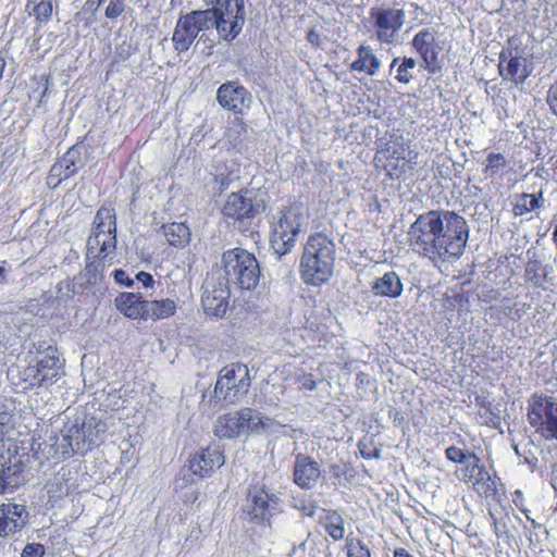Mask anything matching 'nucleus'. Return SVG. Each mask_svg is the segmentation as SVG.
I'll list each match as a JSON object with an SVG mask.
<instances>
[{"label":"nucleus","mask_w":557,"mask_h":557,"mask_svg":"<svg viewBox=\"0 0 557 557\" xmlns=\"http://www.w3.org/2000/svg\"><path fill=\"white\" fill-rule=\"evenodd\" d=\"M410 249L433 264L459 259L469 239L463 216L449 210H429L420 214L407 232Z\"/></svg>","instance_id":"1"},{"label":"nucleus","mask_w":557,"mask_h":557,"mask_svg":"<svg viewBox=\"0 0 557 557\" xmlns=\"http://www.w3.org/2000/svg\"><path fill=\"white\" fill-rule=\"evenodd\" d=\"M210 4L206 10L180 14L172 36L177 52L187 51L200 32L212 27L225 41L240 34L246 20L244 0H211Z\"/></svg>","instance_id":"2"},{"label":"nucleus","mask_w":557,"mask_h":557,"mask_svg":"<svg viewBox=\"0 0 557 557\" xmlns=\"http://www.w3.org/2000/svg\"><path fill=\"white\" fill-rule=\"evenodd\" d=\"M335 253V244L326 235L309 236L299 267L302 281L312 286L327 282L333 275Z\"/></svg>","instance_id":"3"},{"label":"nucleus","mask_w":557,"mask_h":557,"mask_svg":"<svg viewBox=\"0 0 557 557\" xmlns=\"http://www.w3.org/2000/svg\"><path fill=\"white\" fill-rule=\"evenodd\" d=\"M116 249V214L113 208L100 207L87 240V258L111 263Z\"/></svg>","instance_id":"4"},{"label":"nucleus","mask_w":557,"mask_h":557,"mask_svg":"<svg viewBox=\"0 0 557 557\" xmlns=\"http://www.w3.org/2000/svg\"><path fill=\"white\" fill-rule=\"evenodd\" d=\"M222 265L227 284H233L239 289L250 290L259 282L260 268L256 257L242 248L225 251L222 256Z\"/></svg>","instance_id":"5"},{"label":"nucleus","mask_w":557,"mask_h":557,"mask_svg":"<svg viewBox=\"0 0 557 557\" xmlns=\"http://www.w3.org/2000/svg\"><path fill=\"white\" fill-rule=\"evenodd\" d=\"M445 456L449 461L463 466L457 473L465 483L481 487H496L497 478L492 476L481 463L480 458L467 448L462 438L458 440L457 445L448 446L445 449Z\"/></svg>","instance_id":"6"},{"label":"nucleus","mask_w":557,"mask_h":557,"mask_svg":"<svg viewBox=\"0 0 557 557\" xmlns=\"http://www.w3.org/2000/svg\"><path fill=\"white\" fill-rule=\"evenodd\" d=\"M527 417L534 432L545 441H557V397L533 394L528 399Z\"/></svg>","instance_id":"7"},{"label":"nucleus","mask_w":557,"mask_h":557,"mask_svg":"<svg viewBox=\"0 0 557 557\" xmlns=\"http://www.w3.org/2000/svg\"><path fill=\"white\" fill-rule=\"evenodd\" d=\"M306 225V216L301 205L284 207L280 211L277 222L273 226L271 245L276 253L285 255L295 246L296 237Z\"/></svg>","instance_id":"8"},{"label":"nucleus","mask_w":557,"mask_h":557,"mask_svg":"<svg viewBox=\"0 0 557 557\" xmlns=\"http://www.w3.org/2000/svg\"><path fill=\"white\" fill-rule=\"evenodd\" d=\"M250 375L247 366L231 363L224 367L218 376L214 398L225 404H235L249 391Z\"/></svg>","instance_id":"9"},{"label":"nucleus","mask_w":557,"mask_h":557,"mask_svg":"<svg viewBox=\"0 0 557 557\" xmlns=\"http://www.w3.org/2000/svg\"><path fill=\"white\" fill-rule=\"evenodd\" d=\"M368 21L380 44L393 45L406 22V12L403 9L374 5L369 9Z\"/></svg>","instance_id":"10"},{"label":"nucleus","mask_w":557,"mask_h":557,"mask_svg":"<svg viewBox=\"0 0 557 557\" xmlns=\"http://www.w3.org/2000/svg\"><path fill=\"white\" fill-rule=\"evenodd\" d=\"M265 209L263 193L255 189H244L232 193L225 199L221 212L224 218L234 221L253 219Z\"/></svg>","instance_id":"11"},{"label":"nucleus","mask_w":557,"mask_h":557,"mask_svg":"<svg viewBox=\"0 0 557 557\" xmlns=\"http://www.w3.org/2000/svg\"><path fill=\"white\" fill-rule=\"evenodd\" d=\"M231 296L230 284L222 275L215 277L213 274L203 285L201 304L208 315L222 318L228 308Z\"/></svg>","instance_id":"12"},{"label":"nucleus","mask_w":557,"mask_h":557,"mask_svg":"<svg viewBox=\"0 0 557 557\" xmlns=\"http://www.w3.org/2000/svg\"><path fill=\"white\" fill-rule=\"evenodd\" d=\"M531 67L522 51L511 47L503 48L499 53V73L504 79L516 85L522 84L531 74Z\"/></svg>","instance_id":"13"},{"label":"nucleus","mask_w":557,"mask_h":557,"mask_svg":"<svg viewBox=\"0 0 557 557\" xmlns=\"http://www.w3.org/2000/svg\"><path fill=\"white\" fill-rule=\"evenodd\" d=\"M216 100L223 109L243 114L250 107L251 95L243 85L226 82L218 88Z\"/></svg>","instance_id":"14"},{"label":"nucleus","mask_w":557,"mask_h":557,"mask_svg":"<svg viewBox=\"0 0 557 557\" xmlns=\"http://www.w3.org/2000/svg\"><path fill=\"white\" fill-rule=\"evenodd\" d=\"M25 505L8 503L0 505V537H9L21 532L28 523Z\"/></svg>","instance_id":"15"},{"label":"nucleus","mask_w":557,"mask_h":557,"mask_svg":"<svg viewBox=\"0 0 557 557\" xmlns=\"http://www.w3.org/2000/svg\"><path fill=\"white\" fill-rule=\"evenodd\" d=\"M413 49L421 55L423 60L422 66L431 74L437 73L440 47L435 44V39L430 29L425 28L417 33L412 39Z\"/></svg>","instance_id":"16"},{"label":"nucleus","mask_w":557,"mask_h":557,"mask_svg":"<svg viewBox=\"0 0 557 557\" xmlns=\"http://www.w3.org/2000/svg\"><path fill=\"white\" fill-rule=\"evenodd\" d=\"M224 461V455L218 447H207L189 460V471L199 478H207Z\"/></svg>","instance_id":"17"},{"label":"nucleus","mask_w":557,"mask_h":557,"mask_svg":"<svg viewBox=\"0 0 557 557\" xmlns=\"http://www.w3.org/2000/svg\"><path fill=\"white\" fill-rule=\"evenodd\" d=\"M62 362L54 354L42 356L36 367H28L25 371L28 377L35 381L33 384L45 385L53 382L61 372Z\"/></svg>","instance_id":"18"},{"label":"nucleus","mask_w":557,"mask_h":557,"mask_svg":"<svg viewBox=\"0 0 557 557\" xmlns=\"http://www.w3.org/2000/svg\"><path fill=\"white\" fill-rule=\"evenodd\" d=\"M38 450L44 455L46 460L54 462L70 458L75 454L63 430L60 435L50 436L44 443L38 444Z\"/></svg>","instance_id":"19"},{"label":"nucleus","mask_w":557,"mask_h":557,"mask_svg":"<svg viewBox=\"0 0 557 557\" xmlns=\"http://www.w3.org/2000/svg\"><path fill=\"white\" fill-rule=\"evenodd\" d=\"M321 476L320 465L309 456L299 454L294 465V481L299 487L315 485Z\"/></svg>","instance_id":"20"},{"label":"nucleus","mask_w":557,"mask_h":557,"mask_svg":"<svg viewBox=\"0 0 557 557\" xmlns=\"http://www.w3.org/2000/svg\"><path fill=\"white\" fill-rule=\"evenodd\" d=\"M248 411L246 412L247 416ZM245 412L240 410L219 417L213 426L214 435L220 438L232 440L243 434Z\"/></svg>","instance_id":"21"},{"label":"nucleus","mask_w":557,"mask_h":557,"mask_svg":"<svg viewBox=\"0 0 557 557\" xmlns=\"http://www.w3.org/2000/svg\"><path fill=\"white\" fill-rule=\"evenodd\" d=\"M277 498L269 495L268 490H255L248 500L247 513L251 520L262 522L271 517V506Z\"/></svg>","instance_id":"22"},{"label":"nucleus","mask_w":557,"mask_h":557,"mask_svg":"<svg viewBox=\"0 0 557 557\" xmlns=\"http://www.w3.org/2000/svg\"><path fill=\"white\" fill-rule=\"evenodd\" d=\"M145 304L138 293H121L115 299L114 305L116 309L128 319L145 320Z\"/></svg>","instance_id":"23"},{"label":"nucleus","mask_w":557,"mask_h":557,"mask_svg":"<svg viewBox=\"0 0 557 557\" xmlns=\"http://www.w3.org/2000/svg\"><path fill=\"white\" fill-rule=\"evenodd\" d=\"M318 524L334 541H342L345 537V521L336 510L322 508Z\"/></svg>","instance_id":"24"},{"label":"nucleus","mask_w":557,"mask_h":557,"mask_svg":"<svg viewBox=\"0 0 557 557\" xmlns=\"http://www.w3.org/2000/svg\"><path fill=\"white\" fill-rule=\"evenodd\" d=\"M371 290L375 296L397 298L403 293V283L396 272L389 271L372 283Z\"/></svg>","instance_id":"25"},{"label":"nucleus","mask_w":557,"mask_h":557,"mask_svg":"<svg viewBox=\"0 0 557 557\" xmlns=\"http://www.w3.org/2000/svg\"><path fill=\"white\" fill-rule=\"evenodd\" d=\"M357 59L350 64V70L366 72L370 76L376 75L381 67V61L368 45H360L357 48Z\"/></svg>","instance_id":"26"},{"label":"nucleus","mask_w":557,"mask_h":557,"mask_svg":"<svg viewBox=\"0 0 557 557\" xmlns=\"http://www.w3.org/2000/svg\"><path fill=\"white\" fill-rule=\"evenodd\" d=\"M177 306L173 299L147 300L145 304V321L168 319L176 312Z\"/></svg>","instance_id":"27"},{"label":"nucleus","mask_w":557,"mask_h":557,"mask_svg":"<svg viewBox=\"0 0 557 557\" xmlns=\"http://www.w3.org/2000/svg\"><path fill=\"white\" fill-rule=\"evenodd\" d=\"M79 156L74 149H70L61 160L51 166L49 178H58V183L67 180L77 171Z\"/></svg>","instance_id":"28"},{"label":"nucleus","mask_w":557,"mask_h":557,"mask_svg":"<svg viewBox=\"0 0 557 557\" xmlns=\"http://www.w3.org/2000/svg\"><path fill=\"white\" fill-rule=\"evenodd\" d=\"M166 242L174 247H184L189 243L190 232L184 223H169L162 226Z\"/></svg>","instance_id":"29"},{"label":"nucleus","mask_w":557,"mask_h":557,"mask_svg":"<svg viewBox=\"0 0 557 557\" xmlns=\"http://www.w3.org/2000/svg\"><path fill=\"white\" fill-rule=\"evenodd\" d=\"M543 203L544 198L542 193H540L537 196L523 193L517 196L516 202L513 205V213L515 215H523L543 207Z\"/></svg>","instance_id":"30"},{"label":"nucleus","mask_w":557,"mask_h":557,"mask_svg":"<svg viewBox=\"0 0 557 557\" xmlns=\"http://www.w3.org/2000/svg\"><path fill=\"white\" fill-rule=\"evenodd\" d=\"M63 431L70 440L75 454H85L89 450L87 438L84 436L85 433H83V423L79 425L77 422H75L69 426H65Z\"/></svg>","instance_id":"31"},{"label":"nucleus","mask_w":557,"mask_h":557,"mask_svg":"<svg viewBox=\"0 0 557 557\" xmlns=\"http://www.w3.org/2000/svg\"><path fill=\"white\" fill-rule=\"evenodd\" d=\"M488 517L491 520V525L494 531L495 536L498 541L503 543L509 544L512 540V534L509 529V518L506 515L505 517H497V513L494 512L493 509H488Z\"/></svg>","instance_id":"32"},{"label":"nucleus","mask_w":557,"mask_h":557,"mask_svg":"<svg viewBox=\"0 0 557 557\" xmlns=\"http://www.w3.org/2000/svg\"><path fill=\"white\" fill-rule=\"evenodd\" d=\"M106 430V423L97 420L96 418H90L86 422H83V433H85L84 436L87 438L89 450L92 446L102 442V434Z\"/></svg>","instance_id":"33"},{"label":"nucleus","mask_w":557,"mask_h":557,"mask_svg":"<svg viewBox=\"0 0 557 557\" xmlns=\"http://www.w3.org/2000/svg\"><path fill=\"white\" fill-rule=\"evenodd\" d=\"M247 416H243L245 420L243 421L244 429L243 434H262V424L265 416H262L260 412L252 408H243L240 412H247Z\"/></svg>","instance_id":"34"},{"label":"nucleus","mask_w":557,"mask_h":557,"mask_svg":"<svg viewBox=\"0 0 557 557\" xmlns=\"http://www.w3.org/2000/svg\"><path fill=\"white\" fill-rule=\"evenodd\" d=\"M386 152L397 154V159L405 160L410 168L418 164V152L409 149V146L405 147V143L398 144V141H394L389 144L386 148Z\"/></svg>","instance_id":"35"},{"label":"nucleus","mask_w":557,"mask_h":557,"mask_svg":"<svg viewBox=\"0 0 557 557\" xmlns=\"http://www.w3.org/2000/svg\"><path fill=\"white\" fill-rule=\"evenodd\" d=\"M345 549L347 557H371L370 548L358 537H346Z\"/></svg>","instance_id":"36"},{"label":"nucleus","mask_w":557,"mask_h":557,"mask_svg":"<svg viewBox=\"0 0 557 557\" xmlns=\"http://www.w3.org/2000/svg\"><path fill=\"white\" fill-rule=\"evenodd\" d=\"M534 449H536V448H535L534 444L530 441L524 443L523 445L522 444L513 445V450H515L516 455L519 458H522V462L528 465L532 471L536 468L537 461H539V459L534 455V451H533Z\"/></svg>","instance_id":"37"},{"label":"nucleus","mask_w":557,"mask_h":557,"mask_svg":"<svg viewBox=\"0 0 557 557\" xmlns=\"http://www.w3.org/2000/svg\"><path fill=\"white\" fill-rule=\"evenodd\" d=\"M292 504L294 508L308 517H312L318 509L317 503L306 493H297L296 495H293Z\"/></svg>","instance_id":"38"},{"label":"nucleus","mask_w":557,"mask_h":557,"mask_svg":"<svg viewBox=\"0 0 557 557\" xmlns=\"http://www.w3.org/2000/svg\"><path fill=\"white\" fill-rule=\"evenodd\" d=\"M359 453L364 459H380L381 458V447L375 444L374 437L363 436L358 442Z\"/></svg>","instance_id":"39"},{"label":"nucleus","mask_w":557,"mask_h":557,"mask_svg":"<svg viewBox=\"0 0 557 557\" xmlns=\"http://www.w3.org/2000/svg\"><path fill=\"white\" fill-rule=\"evenodd\" d=\"M416 65L417 62L413 58H401V61L396 69L395 79L401 84H409L413 78L412 71Z\"/></svg>","instance_id":"40"},{"label":"nucleus","mask_w":557,"mask_h":557,"mask_svg":"<svg viewBox=\"0 0 557 557\" xmlns=\"http://www.w3.org/2000/svg\"><path fill=\"white\" fill-rule=\"evenodd\" d=\"M484 498L487 502L488 509H493L497 513V506L503 509L508 505L506 490H484Z\"/></svg>","instance_id":"41"},{"label":"nucleus","mask_w":557,"mask_h":557,"mask_svg":"<svg viewBox=\"0 0 557 557\" xmlns=\"http://www.w3.org/2000/svg\"><path fill=\"white\" fill-rule=\"evenodd\" d=\"M507 165V161L502 153H490L486 158L484 173L487 176H494L503 171Z\"/></svg>","instance_id":"42"},{"label":"nucleus","mask_w":557,"mask_h":557,"mask_svg":"<svg viewBox=\"0 0 557 557\" xmlns=\"http://www.w3.org/2000/svg\"><path fill=\"white\" fill-rule=\"evenodd\" d=\"M541 267L542 264L537 260L529 261L525 265V280L535 287H541L543 285V278L545 275L540 273Z\"/></svg>","instance_id":"43"},{"label":"nucleus","mask_w":557,"mask_h":557,"mask_svg":"<svg viewBox=\"0 0 557 557\" xmlns=\"http://www.w3.org/2000/svg\"><path fill=\"white\" fill-rule=\"evenodd\" d=\"M75 474L76 471L72 468L67 466L62 467L55 475V485L58 487H62L63 485L65 487H75L77 485L76 479L74 478Z\"/></svg>","instance_id":"44"},{"label":"nucleus","mask_w":557,"mask_h":557,"mask_svg":"<svg viewBox=\"0 0 557 557\" xmlns=\"http://www.w3.org/2000/svg\"><path fill=\"white\" fill-rule=\"evenodd\" d=\"M52 1L51 0H41L35 8L34 14L36 18L40 22H47L52 15Z\"/></svg>","instance_id":"45"},{"label":"nucleus","mask_w":557,"mask_h":557,"mask_svg":"<svg viewBox=\"0 0 557 557\" xmlns=\"http://www.w3.org/2000/svg\"><path fill=\"white\" fill-rule=\"evenodd\" d=\"M282 425H283L282 423L265 416L263 419L261 435H270V436L278 437L280 432L282 430Z\"/></svg>","instance_id":"46"},{"label":"nucleus","mask_w":557,"mask_h":557,"mask_svg":"<svg viewBox=\"0 0 557 557\" xmlns=\"http://www.w3.org/2000/svg\"><path fill=\"white\" fill-rule=\"evenodd\" d=\"M12 413L4 404H0V441H2L8 433L11 423Z\"/></svg>","instance_id":"47"},{"label":"nucleus","mask_w":557,"mask_h":557,"mask_svg":"<svg viewBox=\"0 0 557 557\" xmlns=\"http://www.w3.org/2000/svg\"><path fill=\"white\" fill-rule=\"evenodd\" d=\"M125 10L124 0H112L106 9V16L110 20L116 18Z\"/></svg>","instance_id":"48"},{"label":"nucleus","mask_w":557,"mask_h":557,"mask_svg":"<svg viewBox=\"0 0 557 557\" xmlns=\"http://www.w3.org/2000/svg\"><path fill=\"white\" fill-rule=\"evenodd\" d=\"M45 546L40 543H28L25 545L21 557H44Z\"/></svg>","instance_id":"49"},{"label":"nucleus","mask_w":557,"mask_h":557,"mask_svg":"<svg viewBox=\"0 0 557 557\" xmlns=\"http://www.w3.org/2000/svg\"><path fill=\"white\" fill-rule=\"evenodd\" d=\"M114 281L126 287H132L134 285V278H132L124 270L116 269L113 271Z\"/></svg>","instance_id":"50"},{"label":"nucleus","mask_w":557,"mask_h":557,"mask_svg":"<svg viewBox=\"0 0 557 557\" xmlns=\"http://www.w3.org/2000/svg\"><path fill=\"white\" fill-rule=\"evenodd\" d=\"M546 100L550 111L557 115V83L550 86Z\"/></svg>","instance_id":"51"},{"label":"nucleus","mask_w":557,"mask_h":557,"mask_svg":"<svg viewBox=\"0 0 557 557\" xmlns=\"http://www.w3.org/2000/svg\"><path fill=\"white\" fill-rule=\"evenodd\" d=\"M135 280L143 284L145 288H151L154 285V280L152 275L148 272L140 271L135 274Z\"/></svg>","instance_id":"52"},{"label":"nucleus","mask_w":557,"mask_h":557,"mask_svg":"<svg viewBox=\"0 0 557 557\" xmlns=\"http://www.w3.org/2000/svg\"><path fill=\"white\" fill-rule=\"evenodd\" d=\"M237 178H238V175H233L232 173L224 175L221 173L216 176L215 180L219 183L220 189L223 190V189H226L233 183V181L237 180Z\"/></svg>","instance_id":"53"},{"label":"nucleus","mask_w":557,"mask_h":557,"mask_svg":"<svg viewBox=\"0 0 557 557\" xmlns=\"http://www.w3.org/2000/svg\"><path fill=\"white\" fill-rule=\"evenodd\" d=\"M307 40L315 48H320L323 42L321 35L314 28L307 33Z\"/></svg>","instance_id":"54"},{"label":"nucleus","mask_w":557,"mask_h":557,"mask_svg":"<svg viewBox=\"0 0 557 557\" xmlns=\"http://www.w3.org/2000/svg\"><path fill=\"white\" fill-rule=\"evenodd\" d=\"M297 430L289 425H282V430L280 432V436L295 437Z\"/></svg>","instance_id":"55"},{"label":"nucleus","mask_w":557,"mask_h":557,"mask_svg":"<svg viewBox=\"0 0 557 557\" xmlns=\"http://www.w3.org/2000/svg\"><path fill=\"white\" fill-rule=\"evenodd\" d=\"M393 557H414V556L405 547H396L393 550Z\"/></svg>","instance_id":"56"},{"label":"nucleus","mask_w":557,"mask_h":557,"mask_svg":"<svg viewBox=\"0 0 557 557\" xmlns=\"http://www.w3.org/2000/svg\"><path fill=\"white\" fill-rule=\"evenodd\" d=\"M401 61V58L397 57V58H394L391 65H389V70L393 71L394 69H397L398 64L400 63Z\"/></svg>","instance_id":"57"},{"label":"nucleus","mask_w":557,"mask_h":557,"mask_svg":"<svg viewBox=\"0 0 557 557\" xmlns=\"http://www.w3.org/2000/svg\"><path fill=\"white\" fill-rule=\"evenodd\" d=\"M7 350V344L0 337V357L4 354Z\"/></svg>","instance_id":"58"},{"label":"nucleus","mask_w":557,"mask_h":557,"mask_svg":"<svg viewBox=\"0 0 557 557\" xmlns=\"http://www.w3.org/2000/svg\"><path fill=\"white\" fill-rule=\"evenodd\" d=\"M4 67H5V61L2 58H0V79L2 78Z\"/></svg>","instance_id":"59"},{"label":"nucleus","mask_w":557,"mask_h":557,"mask_svg":"<svg viewBox=\"0 0 557 557\" xmlns=\"http://www.w3.org/2000/svg\"><path fill=\"white\" fill-rule=\"evenodd\" d=\"M552 240H553L555 247L557 248V225L554 228Z\"/></svg>","instance_id":"60"},{"label":"nucleus","mask_w":557,"mask_h":557,"mask_svg":"<svg viewBox=\"0 0 557 557\" xmlns=\"http://www.w3.org/2000/svg\"><path fill=\"white\" fill-rule=\"evenodd\" d=\"M5 272H7V271H5V268H4V267H0V278H1V280H4V277H5Z\"/></svg>","instance_id":"61"},{"label":"nucleus","mask_w":557,"mask_h":557,"mask_svg":"<svg viewBox=\"0 0 557 557\" xmlns=\"http://www.w3.org/2000/svg\"><path fill=\"white\" fill-rule=\"evenodd\" d=\"M515 495H516V496H517V498H518V497H521V496H522V493H521V491H520V490H516Z\"/></svg>","instance_id":"62"},{"label":"nucleus","mask_w":557,"mask_h":557,"mask_svg":"<svg viewBox=\"0 0 557 557\" xmlns=\"http://www.w3.org/2000/svg\"><path fill=\"white\" fill-rule=\"evenodd\" d=\"M175 2H176V0H171V5L174 7Z\"/></svg>","instance_id":"63"},{"label":"nucleus","mask_w":557,"mask_h":557,"mask_svg":"<svg viewBox=\"0 0 557 557\" xmlns=\"http://www.w3.org/2000/svg\"><path fill=\"white\" fill-rule=\"evenodd\" d=\"M5 492V490H0V494H3Z\"/></svg>","instance_id":"64"}]
</instances>
